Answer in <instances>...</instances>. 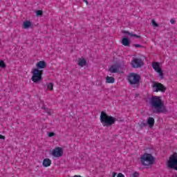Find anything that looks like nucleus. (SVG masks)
I'll return each instance as SVG.
<instances>
[{
  "instance_id": "obj_26",
  "label": "nucleus",
  "mask_w": 177,
  "mask_h": 177,
  "mask_svg": "<svg viewBox=\"0 0 177 177\" xmlns=\"http://www.w3.org/2000/svg\"><path fill=\"white\" fill-rule=\"evenodd\" d=\"M54 135H55V133L53 132L48 133L49 138H52Z\"/></svg>"
},
{
  "instance_id": "obj_6",
  "label": "nucleus",
  "mask_w": 177,
  "mask_h": 177,
  "mask_svg": "<svg viewBox=\"0 0 177 177\" xmlns=\"http://www.w3.org/2000/svg\"><path fill=\"white\" fill-rule=\"evenodd\" d=\"M152 89L153 92H161L162 93H164L167 91V88H165L164 84L157 82H155L152 84Z\"/></svg>"
},
{
  "instance_id": "obj_23",
  "label": "nucleus",
  "mask_w": 177,
  "mask_h": 177,
  "mask_svg": "<svg viewBox=\"0 0 177 177\" xmlns=\"http://www.w3.org/2000/svg\"><path fill=\"white\" fill-rule=\"evenodd\" d=\"M42 13H43V12H42V10H37V11L36 12L37 16H42Z\"/></svg>"
},
{
  "instance_id": "obj_4",
  "label": "nucleus",
  "mask_w": 177,
  "mask_h": 177,
  "mask_svg": "<svg viewBox=\"0 0 177 177\" xmlns=\"http://www.w3.org/2000/svg\"><path fill=\"white\" fill-rule=\"evenodd\" d=\"M127 81L130 85H139L140 82V75L135 73H131L127 77Z\"/></svg>"
},
{
  "instance_id": "obj_17",
  "label": "nucleus",
  "mask_w": 177,
  "mask_h": 177,
  "mask_svg": "<svg viewBox=\"0 0 177 177\" xmlns=\"http://www.w3.org/2000/svg\"><path fill=\"white\" fill-rule=\"evenodd\" d=\"M118 66L117 65H112L110 68H109V71L111 73H118Z\"/></svg>"
},
{
  "instance_id": "obj_25",
  "label": "nucleus",
  "mask_w": 177,
  "mask_h": 177,
  "mask_svg": "<svg viewBox=\"0 0 177 177\" xmlns=\"http://www.w3.org/2000/svg\"><path fill=\"white\" fill-rule=\"evenodd\" d=\"M133 177H139V173L138 171H135L132 174Z\"/></svg>"
},
{
  "instance_id": "obj_34",
  "label": "nucleus",
  "mask_w": 177,
  "mask_h": 177,
  "mask_svg": "<svg viewBox=\"0 0 177 177\" xmlns=\"http://www.w3.org/2000/svg\"><path fill=\"white\" fill-rule=\"evenodd\" d=\"M176 177H177V175H176Z\"/></svg>"
},
{
  "instance_id": "obj_24",
  "label": "nucleus",
  "mask_w": 177,
  "mask_h": 177,
  "mask_svg": "<svg viewBox=\"0 0 177 177\" xmlns=\"http://www.w3.org/2000/svg\"><path fill=\"white\" fill-rule=\"evenodd\" d=\"M129 35H131V37H134L135 38H140V35H135V34H131L129 32H128Z\"/></svg>"
},
{
  "instance_id": "obj_5",
  "label": "nucleus",
  "mask_w": 177,
  "mask_h": 177,
  "mask_svg": "<svg viewBox=\"0 0 177 177\" xmlns=\"http://www.w3.org/2000/svg\"><path fill=\"white\" fill-rule=\"evenodd\" d=\"M141 163L142 165H152L154 164V157L150 153H144L141 157Z\"/></svg>"
},
{
  "instance_id": "obj_12",
  "label": "nucleus",
  "mask_w": 177,
  "mask_h": 177,
  "mask_svg": "<svg viewBox=\"0 0 177 177\" xmlns=\"http://www.w3.org/2000/svg\"><path fill=\"white\" fill-rule=\"evenodd\" d=\"M42 165L45 168H48V167H50V165H52V160L49 158H45L43 160Z\"/></svg>"
},
{
  "instance_id": "obj_8",
  "label": "nucleus",
  "mask_w": 177,
  "mask_h": 177,
  "mask_svg": "<svg viewBox=\"0 0 177 177\" xmlns=\"http://www.w3.org/2000/svg\"><path fill=\"white\" fill-rule=\"evenodd\" d=\"M143 64V60L140 58H133L131 62V66L133 68H140Z\"/></svg>"
},
{
  "instance_id": "obj_31",
  "label": "nucleus",
  "mask_w": 177,
  "mask_h": 177,
  "mask_svg": "<svg viewBox=\"0 0 177 177\" xmlns=\"http://www.w3.org/2000/svg\"><path fill=\"white\" fill-rule=\"evenodd\" d=\"M115 176H117V173L113 172L112 173V177H115Z\"/></svg>"
},
{
  "instance_id": "obj_21",
  "label": "nucleus",
  "mask_w": 177,
  "mask_h": 177,
  "mask_svg": "<svg viewBox=\"0 0 177 177\" xmlns=\"http://www.w3.org/2000/svg\"><path fill=\"white\" fill-rule=\"evenodd\" d=\"M0 67H1V68H5V67H6V64L3 60H0Z\"/></svg>"
},
{
  "instance_id": "obj_20",
  "label": "nucleus",
  "mask_w": 177,
  "mask_h": 177,
  "mask_svg": "<svg viewBox=\"0 0 177 177\" xmlns=\"http://www.w3.org/2000/svg\"><path fill=\"white\" fill-rule=\"evenodd\" d=\"M138 125L140 127V128H145V127H147V123H146L145 121L140 122V123H138Z\"/></svg>"
},
{
  "instance_id": "obj_27",
  "label": "nucleus",
  "mask_w": 177,
  "mask_h": 177,
  "mask_svg": "<svg viewBox=\"0 0 177 177\" xmlns=\"http://www.w3.org/2000/svg\"><path fill=\"white\" fill-rule=\"evenodd\" d=\"M117 177H125V176L123 175L122 173H119V174L117 175Z\"/></svg>"
},
{
  "instance_id": "obj_30",
  "label": "nucleus",
  "mask_w": 177,
  "mask_h": 177,
  "mask_svg": "<svg viewBox=\"0 0 177 177\" xmlns=\"http://www.w3.org/2000/svg\"><path fill=\"white\" fill-rule=\"evenodd\" d=\"M136 48H142L140 44H135Z\"/></svg>"
},
{
  "instance_id": "obj_1",
  "label": "nucleus",
  "mask_w": 177,
  "mask_h": 177,
  "mask_svg": "<svg viewBox=\"0 0 177 177\" xmlns=\"http://www.w3.org/2000/svg\"><path fill=\"white\" fill-rule=\"evenodd\" d=\"M150 105L153 109H154V113L159 114V113H167V108L164 103H162V100L160 96H153L150 100Z\"/></svg>"
},
{
  "instance_id": "obj_22",
  "label": "nucleus",
  "mask_w": 177,
  "mask_h": 177,
  "mask_svg": "<svg viewBox=\"0 0 177 177\" xmlns=\"http://www.w3.org/2000/svg\"><path fill=\"white\" fill-rule=\"evenodd\" d=\"M151 23L153 27H158V24H157L154 19H152Z\"/></svg>"
},
{
  "instance_id": "obj_18",
  "label": "nucleus",
  "mask_w": 177,
  "mask_h": 177,
  "mask_svg": "<svg viewBox=\"0 0 177 177\" xmlns=\"http://www.w3.org/2000/svg\"><path fill=\"white\" fill-rule=\"evenodd\" d=\"M122 44L124 46H129V39L128 38H123L122 40Z\"/></svg>"
},
{
  "instance_id": "obj_2",
  "label": "nucleus",
  "mask_w": 177,
  "mask_h": 177,
  "mask_svg": "<svg viewBox=\"0 0 177 177\" xmlns=\"http://www.w3.org/2000/svg\"><path fill=\"white\" fill-rule=\"evenodd\" d=\"M100 121L104 127H111V125L115 124V118L108 115L104 111H102Z\"/></svg>"
},
{
  "instance_id": "obj_3",
  "label": "nucleus",
  "mask_w": 177,
  "mask_h": 177,
  "mask_svg": "<svg viewBox=\"0 0 177 177\" xmlns=\"http://www.w3.org/2000/svg\"><path fill=\"white\" fill-rule=\"evenodd\" d=\"M32 77L30 78L31 81L34 82V84H39L44 80L42 77V74H44V71L39 70L38 68H34L32 70Z\"/></svg>"
},
{
  "instance_id": "obj_14",
  "label": "nucleus",
  "mask_w": 177,
  "mask_h": 177,
  "mask_svg": "<svg viewBox=\"0 0 177 177\" xmlns=\"http://www.w3.org/2000/svg\"><path fill=\"white\" fill-rule=\"evenodd\" d=\"M154 122H155L154 118L150 117L148 118L147 124L149 128H153V127H154Z\"/></svg>"
},
{
  "instance_id": "obj_33",
  "label": "nucleus",
  "mask_w": 177,
  "mask_h": 177,
  "mask_svg": "<svg viewBox=\"0 0 177 177\" xmlns=\"http://www.w3.org/2000/svg\"><path fill=\"white\" fill-rule=\"evenodd\" d=\"M73 177H82L81 175H75Z\"/></svg>"
},
{
  "instance_id": "obj_13",
  "label": "nucleus",
  "mask_w": 177,
  "mask_h": 177,
  "mask_svg": "<svg viewBox=\"0 0 177 177\" xmlns=\"http://www.w3.org/2000/svg\"><path fill=\"white\" fill-rule=\"evenodd\" d=\"M77 64L80 67H84V66H86V59L85 58H80L77 60Z\"/></svg>"
},
{
  "instance_id": "obj_32",
  "label": "nucleus",
  "mask_w": 177,
  "mask_h": 177,
  "mask_svg": "<svg viewBox=\"0 0 177 177\" xmlns=\"http://www.w3.org/2000/svg\"><path fill=\"white\" fill-rule=\"evenodd\" d=\"M83 2H85L86 5H88V0H83Z\"/></svg>"
},
{
  "instance_id": "obj_10",
  "label": "nucleus",
  "mask_w": 177,
  "mask_h": 177,
  "mask_svg": "<svg viewBox=\"0 0 177 177\" xmlns=\"http://www.w3.org/2000/svg\"><path fill=\"white\" fill-rule=\"evenodd\" d=\"M51 156L55 158H59V157L63 156V148L59 147H55L54 149H53Z\"/></svg>"
},
{
  "instance_id": "obj_7",
  "label": "nucleus",
  "mask_w": 177,
  "mask_h": 177,
  "mask_svg": "<svg viewBox=\"0 0 177 177\" xmlns=\"http://www.w3.org/2000/svg\"><path fill=\"white\" fill-rule=\"evenodd\" d=\"M169 168H174L177 171V153H174L167 162Z\"/></svg>"
},
{
  "instance_id": "obj_11",
  "label": "nucleus",
  "mask_w": 177,
  "mask_h": 177,
  "mask_svg": "<svg viewBox=\"0 0 177 177\" xmlns=\"http://www.w3.org/2000/svg\"><path fill=\"white\" fill-rule=\"evenodd\" d=\"M36 67L37 70L45 68L46 67V62L45 61H39L36 64Z\"/></svg>"
},
{
  "instance_id": "obj_28",
  "label": "nucleus",
  "mask_w": 177,
  "mask_h": 177,
  "mask_svg": "<svg viewBox=\"0 0 177 177\" xmlns=\"http://www.w3.org/2000/svg\"><path fill=\"white\" fill-rule=\"evenodd\" d=\"M0 139H2L3 140H5L6 137L4 136H2L0 134Z\"/></svg>"
},
{
  "instance_id": "obj_29",
  "label": "nucleus",
  "mask_w": 177,
  "mask_h": 177,
  "mask_svg": "<svg viewBox=\"0 0 177 177\" xmlns=\"http://www.w3.org/2000/svg\"><path fill=\"white\" fill-rule=\"evenodd\" d=\"M170 23H171V24H175L176 21L174 20V19H171V20H170Z\"/></svg>"
},
{
  "instance_id": "obj_15",
  "label": "nucleus",
  "mask_w": 177,
  "mask_h": 177,
  "mask_svg": "<svg viewBox=\"0 0 177 177\" xmlns=\"http://www.w3.org/2000/svg\"><path fill=\"white\" fill-rule=\"evenodd\" d=\"M32 26V23L30 21H25L23 24V28L27 30V28H30V27Z\"/></svg>"
},
{
  "instance_id": "obj_19",
  "label": "nucleus",
  "mask_w": 177,
  "mask_h": 177,
  "mask_svg": "<svg viewBox=\"0 0 177 177\" xmlns=\"http://www.w3.org/2000/svg\"><path fill=\"white\" fill-rule=\"evenodd\" d=\"M53 83L50 82L47 84V91H53Z\"/></svg>"
},
{
  "instance_id": "obj_16",
  "label": "nucleus",
  "mask_w": 177,
  "mask_h": 177,
  "mask_svg": "<svg viewBox=\"0 0 177 177\" xmlns=\"http://www.w3.org/2000/svg\"><path fill=\"white\" fill-rule=\"evenodd\" d=\"M115 79L113 77L107 76L106 77V84H114Z\"/></svg>"
},
{
  "instance_id": "obj_9",
  "label": "nucleus",
  "mask_w": 177,
  "mask_h": 177,
  "mask_svg": "<svg viewBox=\"0 0 177 177\" xmlns=\"http://www.w3.org/2000/svg\"><path fill=\"white\" fill-rule=\"evenodd\" d=\"M152 68L156 73H158L160 78H164V73L162 72V69L161 68V66H160V64L158 62H153Z\"/></svg>"
}]
</instances>
